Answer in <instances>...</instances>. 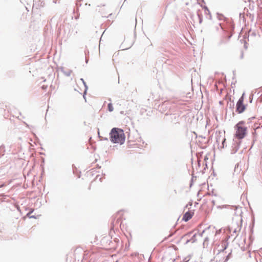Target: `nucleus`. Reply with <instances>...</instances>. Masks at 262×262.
I'll return each instance as SVG.
<instances>
[{
  "label": "nucleus",
  "mask_w": 262,
  "mask_h": 262,
  "mask_svg": "<svg viewBox=\"0 0 262 262\" xmlns=\"http://www.w3.org/2000/svg\"><path fill=\"white\" fill-rule=\"evenodd\" d=\"M31 213H32V211L31 212H29V213H28L27 215L29 216L31 214Z\"/></svg>",
  "instance_id": "1a4fd4ad"
},
{
  "label": "nucleus",
  "mask_w": 262,
  "mask_h": 262,
  "mask_svg": "<svg viewBox=\"0 0 262 262\" xmlns=\"http://www.w3.org/2000/svg\"><path fill=\"white\" fill-rule=\"evenodd\" d=\"M108 110L110 112H112L114 110V107L113 106V104L111 103H110L108 104Z\"/></svg>",
  "instance_id": "423d86ee"
},
{
  "label": "nucleus",
  "mask_w": 262,
  "mask_h": 262,
  "mask_svg": "<svg viewBox=\"0 0 262 262\" xmlns=\"http://www.w3.org/2000/svg\"><path fill=\"white\" fill-rule=\"evenodd\" d=\"M79 82H82L84 84V85L85 86V83H84V80H83V79H80Z\"/></svg>",
  "instance_id": "6e6552de"
},
{
  "label": "nucleus",
  "mask_w": 262,
  "mask_h": 262,
  "mask_svg": "<svg viewBox=\"0 0 262 262\" xmlns=\"http://www.w3.org/2000/svg\"><path fill=\"white\" fill-rule=\"evenodd\" d=\"M192 214L190 212L188 211L184 214L183 218H182V220L184 221L185 222H187L190 219H191L192 218Z\"/></svg>",
  "instance_id": "39448f33"
},
{
  "label": "nucleus",
  "mask_w": 262,
  "mask_h": 262,
  "mask_svg": "<svg viewBox=\"0 0 262 262\" xmlns=\"http://www.w3.org/2000/svg\"><path fill=\"white\" fill-rule=\"evenodd\" d=\"M216 233L217 231L214 228L209 227L203 231L202 236L204 237L205 241H208L215 236Z\"/></svg>",
  "instance_id": "7ed1b4c3"
},
{
  "label": "nucleus",
  "mask_w": 262,
  "mask_h": 262,
  "mask_svg": "<svg viewBox=\"0 0 262 262\" xmlns=\"http://www.w3.org/2000/svg\"><path fill=\"white\" fill-rule=\"evenodd\" d=\"M196 236V234H194L192 237V238L190 240V242L192 243L194 242V241H195V238Z\"/></svg>",
  "instance_id": "0eeeda50"
},
{
  "label": "nucleus",
  "mask_w": 262,
  "mask_h": 262,
  "mask_svg": "<svg viewBox=\"0 0 262 262\" xmlns=\"http://www.w3.org/2000/svg\"><path fill=\"white\" fill-rule=\"evenodd\" d=\"M235 130V137L238 139H243L247 134V127L245 125V122L244 121H241L238 122L234 126Z\"/></svg>",
  "instance_id": "f03ea898"
},
{
  "label": "nucleus",
  "mask_w": 262,
  "mask_h": 262,
  "mask_svg": "<svg viewBox=\"0 0 262 262\" xmlns=\"http://www.w3.org/2000/svg\"><path fill=\"white\" fill-rule=\"evenodd\" d=\"M110 138L113 143L122 144L124 142L125 136L122 129L113 128L110 133Z\"/></svg>",
  "instance_id": "f257e3e1"
},
{
  "label": "nucleus",
  "mask_w": 262,
  "mask_h": 262,
  "mask_svg": "<svg viewBox=\"0 0 262 262\" xmlns=\"http://www.w3.org/2000/svg\"><path fill=\"white\" fill-rule=\"evenodd\" d=\"M246 109V106L244 104V95L238 100L236 105V111L238 113H243Z\"/></svg>",
  "instance_id": "20e7f679"
}]
</instances>
